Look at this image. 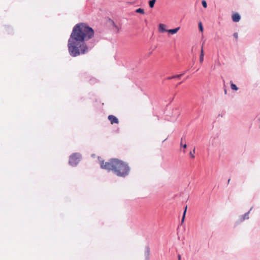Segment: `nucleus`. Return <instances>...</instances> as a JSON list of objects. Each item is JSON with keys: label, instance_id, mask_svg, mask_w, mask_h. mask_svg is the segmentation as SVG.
Returning a JSON list of instances; mask_svg holds the SVG:
<instances>
[{"label": "nucleus", "instance_id": "obj_2", "mask_svg": "<svg viewBox=\"0 0 260 260\" xmlns=\"http://www.w3.org/2000/svg\"><path fill=\"white\" fill-rule=\"evenodd\" d=\"M100 165L102 169L112 171L118 177H125L128 175L130 171L127 164L116 158L111 159L107 162L102 161Z\"/></svg>", "mask_w": 260, "mask_h": 260}, {"label": "nucleus", "instance_id": "obj_12", "mask_svg": "<svg viewBox=\"0 0 260 260\" xmlns=\"http://www.w3.org/2000/svg\"><path fill=\"white\" fill-rule=\"evenodd\" d=\"M231 88L233 90H237L238 89V87L236 86V85L233 83L231 84Z\"/></svg>", "mask_w": 260, "mask_h": 260}, {"label": "nucleus", "instance_id": "obj_14", "mask_svg": "<svg viewBox=\"0 0 260 260\" xmlns=\"http://www.w3.org/2000/svg\"><path fill=\"white\" fill-rule=\"evenodd\" d=\"M186 209H187V206H186L185 210H184V213H183V216H182V222L184 221V218H185V214H186Z\"/></svg>", "mask_w": 260, "mask_h": 260}, {"label": "nucleus", "instance_id": "obj_13", "mask_svg": "<svg viewBox=\"0 0 260 260\" xmlns=\"http://www.w3.org/2000/svg\"><path fill=\"white\" fill-rule=\"evenodd\" d=\"M194 153H195V148L193 149V150L192 151L190 152V155L192 158H194Z\"/></svg>", "mask_w": 260, "mask_h": 260}, {"label": "nucleus", "instance_id": "obj_18", "mask_svg": "<svg viewBox=\"0 0 260 260\" xmlns=\"http://www.w3.org/2000/svg\"><path fill=\"white\" fill-rule=\"evenodd\" d=\"M234 36V37L237 40L238 38V34L237 32H235L233 35Z\"/></svg>", "mask_w": 260, "mask_h": 260}, {"label": "nucleus", "instance_id": "obj_24", "mask_svg": "<svg viewBox=\"0 0 260 260\" xmlns=\"http://www.w3.org/2000/svg\"><path fill=\"white\" fill-rule=\"evenodd\" d=\"M181 83V82H180V83H178V85H180Z\"/></svg>", "mask_w": 260, "mask_h": 260}, {"label": "nucleus", "instance_id": "obj_23", "mask_svg": "<svg viewBox=\"0 0 260 260\" xmlns=\"http://www.w3.org/2000/svg\"><path fill=\"white\" fill-rule=\"evenodd\" d=\"M230 180H231V179H229L228 181V183L229 184L230 182Z\"/></svg>", "mask_w": 260, "mask_h": 260}, {"label": "nucleus", "instance_id": "obj_16", "mask_svg": "<svg viewBox=\"0 0 260 260\" xmlns=\"http://www.w3.org/2000/svg\"><path fill=\"white\" fill-rule=\"evenodd\" d=\"M199 27L200 30L201 31H203V27L202 24L201 22H199Z\"/></svg>", "mask_w": 260, "mask_h": 260}, {"label": "nucleus", "instance_id": "obj_10", "mask_svg": "<svg viewBox=\"0 0 260 260\" xmlns=\"http://www.w3.org/2000/svg\"><path fill=\"white\" fill-rule=\"evenodd\" d=\"M156 0H151L149 2V5L151 8L154 7Z\"/></svg>", "mask_w": 260, "mask_h": 260}, {"label": "nucleus", "instance_id": "obj_20", "mask_svg": "<svg viewBox=\"0 0 260 260\" xmlns=\"http://www.w3.org/2000/svg\"><path fill=\"white\" fill-rule=\"evenodd\" d=\"M182 141H183V139H181V145L182 146V147L184 148H186V145L185 144L184 145H182Z\"/></svg>", "mask_w": 260, "mask_h": 260}, {"label": "nucleus", "instance_id": "obj_9", "mask_svg": "<svg viewBox=\"0 0 260 260\" xmlns=\"http://www.w3.org/2000/svg\"><path fill=\"white\" fill-rule=\"evenodd\" d=\"M150 251L147 249L144 252V260H149Z\"/></svg>", "mask_w": 260, "mask_h": 260}, {"label": "nucleus", "instance_id": "obj_21", "mask_svg": "<svg viewBox=\"0 0 260 260\" xmlns=\"http://www.w3.org/2000/svg\"><path fill=\"white\" fill-rule=\"evenodd\" d=\"M175 78V76H171V77H168L167 78V80H171L172 79H174Z\"/></svg>", "mask_w": 260, "mask_h": 260}, {"label": "nucleus", "instance_id": "obj_6", "mask_svg": "<svg viewBox=\"0 0 260 260\" xmlns=\"http://www.w3.org/2000/svg\"><path fill=\"white\" fill-rule=\"evenodd\" d=\"M232 17L234 22H239L240 19V16L237 13L233 14Z\"/></svg>", "mask_w": 260, "mask_h": 260}, {"label": "nucleus", "instance_id": "obj_4", "mask_svg": "<svg viewBox=\"0 0 260 260\" xmlns=\"http://www.w3.org/2000/svg\"><path fill=\"white\" fill-rule=\"evenodd\" d=\"M108 119L110 121L111 124H113L114 123L118 124L119 123L118 118L113 115H109Z\"/></svg>", "mask_w": 260, "mask_h": 260}, {"label": "nucleus", "instance_id": "obj_3", "mask_svg": "<svg viewBox=\"0 0 260 260\" xmlns=\"http://www.w3.org/2000/svg\"><path fill=\"white\" fill-rule=\"evenodd\" d=\"M80 158V155L79 154L74 153L70 157L69 164L72 166H75L79 163Z\"/></svg>", "mask_w": 260, "mask_h": 260}, {"label": "nucleus", "instance_id": "obj_8", "mask_svg": "<svg viewBox=\"0 0 260 260\" xmlns=\"http://www.w3.org/2000/svg\"><path fill=\"white\" fill-rule=\"evenodd\" d=\"M179 29H180V27H177L174 29H168L167 32H168L171 34H175L178 32V31L179 30Z\"/></svg>", "mask_w": 260, "mask_h": 260}, {"label": "nucleus", "instance_id": "obj_1", "mask_svg": "<svg viewBox=\"0 0 260 260\" xmlns=\"http://www.w3.org/2000/svg\"><path fill=\"white\" fill-rule=\"evenodd\" d=\"M93 36V29L86 24L80 23L75 25L68 41L70 55L76 57L86 53L88 51V47L84 42Z\"/></svg>", "mask_w": 260, "mask_h": 260}, {"label": "nucleus", "instance_id": "obj_22", "mask_svg": "<svg viewBox=\"0 0 260 260\" xmlns=\"http://www.w3.org/2000/svg\"><path fill=\"white\" fill-rule=\"evenodd\" d=\"M178 260H181V257L180 254L178 255Z\"/></svg>", "mask_w": 260, "mask_h": 260}, {"label": "nucleus", "instance_id": "obj_15", "mask_svg": "<svg viewBox=\"0 0 260 260\" xmlns=\"http://www.w3.org/2000/svg\"><path fill=\"white\" fill-rule=\"evenodd\" d=\"M248 214H249V212L247 213H245L243 216V218H242V220H244L245 219H248L249 217H248Z\"/></svg>", "mask_w": 260, "mask_h": 260}, {"label": "nucleus", "instance_id": "obj_19", "mask_svg": "<svg viewBox=\"0 0 260 260\" xmlns=\"http://www.w3.org/2000/svg\"><path fill=\"white\" fill-rule=\"evenodd\" d=\"M183 75V74L175 75V78H180Z\"/></svg>", "mask_w": 260, "mask_h": 260}, {"label": "nucleus", "instance_id": "obj_5", "mask_svg": "<svg viewBox=\"0 0 260 260\" xmlns=\"http://www.w3.org/2000/svg\"><path fill=\"white\" fill-rule=\"evenodd\" d=\"M166 25L164 24L160 23L158 25V31L161 33L168 31V29L166 28Z\"/></svg>", "mask_w": 260, "mask_h": 260}, {"label": "nucleus", "instance_id": "obj_11", "mask_svg": "<svg viewBox=\"0 0 260 260\" xmlns=\"http://www.w3.org/2000/svg\"><path fill=\"white\" fill-rule=\"evenodd\" d=\"M136 12L138 13H141L142 14H144V10L143 9L139 8L136 10Z\"/></svg>", "mask_w": 260, "mask_h": 260}, {"label": "nucleus", "instance_id": "obj_7", "mask_svg": "<svg viewBox=\"0 0 260 260\" xmlns=\"http://www.w3.org/2000/svg\"><path fill=\"white\" fill-rule=\"evenodd\" d=\"M203 46V44L202 45ZM204 51H203V47L202 46L201 50V54L200 56V62L201 63H202L204 61Z\"/></svg>", "mask_w": 260, "mask_h": 260}, {"label": "nucleus", "instance_id": "obj_17", "mask_svg": "<svg viewBox=\"0 0 260 260\" xmlns=\"http://www.w3.org/2000/svg\"><path fill=\"white\" fill-rule=\"evenodd\" d=\"M202 4L203 6L205 8H207V3L206 2V1H204H204H203L202 2Z\"/></svg>", "mask_w": 260, "mask_h": 260}]
</instances>
